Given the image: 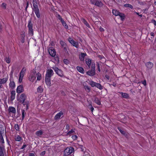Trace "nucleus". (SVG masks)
I'll use <instances>...</instances> for the list:
<instances>
[{
  "instance_id": "473e14b6",
  "label": "nucleus",
  "mask_w": 156,
  "mask_h": 156,
  "mask_svg": "<svg viewBox=\"0 0 156 156\" xmlns=\"http://www.w3.org/2000/svg\"><path fill=\"white\" fill-rule=\"evenodd\" d=\"M94 101L98 105H100L101 104V102L98 98L95 97Z\"/></svg>"
},
{
  "instance_id": "7ed1b4c3",
  "label": "nucleus",
  "mask_w": 156,
  "mask_h": 156,
  "mask_svg": "<svg viewBox=\"0 0 156 156\" xmlns=\"http://www.w3.org/2000/svg\"><path fill=\"white\" fill-rule=\"evenodd\" d=\"M90 2L92 4L99 7H102L103 5V3L98 0H90Z\"/></svg>"
},
{
  "instance_id": "2eb2a0df",
  "label": "nucleus",
  "mask_w": 156,
  "mask_h": 156,
  "mask_svg": "<svg viewBox=\"0 0 156 156\" xmlns=\"http://www.w3.org/2000/svg\"><path fill=\"white\" fill-rule=\"evenodd\" d=\"M145 65L148 69H150L153 67V64L152 62H148L145 64Z\"/></svg>"
},
{
  "instance_id": "0e129e2a",
  "label": "nucleus",
  "mask_w": 156,
  "mask_h": 156,
  "mask_svg": "<svg viewBox=\"0 0 156 156\" xmlns=\"http://www.w3.org/2000/svg\"><path fill=\"white\" fill-rule=\"evenodd\" d=\"M2 6L4 8V9L6 8V4L4 3H3L2 4Z\"/></svg>"
},
{
  "instance_id": "c85d7f7f",
  "label": "nucleus",
  "mask_w": 156,
  "mask_h": 156,
  "mask_svg": "<svg viewBox=\"0 0 156 156\" xmlns=\"http://www.w3.org/2000/svg\"><path fill=\"white\" fill-rule=\"evenodd\" d=\"M113 14L115 16H118L119 14V12L115 9H113L112 11Z\"/></svg>"
},
{
  "instance_id": "412c9836",
  "label": "nucleus",
  "mask_w": 156,
  "mask_h": 156,
  "mask_svg": "<svg viewBox=\"0 0 156 156\" xmlns=\"http://www.w3.org/2000/svg\"><path fill=\"white\" fill-rule=\"evenodd\" d=\"M34 12L35 13L37 17L38 18H40V17L41 14L39 9H38L37 10H34Z\"/></svg>"
},
{
  "instance_id": "052dcab7",
  "label": "nucleus",
  "mask_w": 156,
  "mask_h": 156,
  "mask_svg": "<svg viewBox=\"0 0 156 156\" xmlns=\"http://www.w3.org/2000/svg\"><path fill=\"white\" fill-rule=\"evenodd\" d=\"M151 22L154 24V25L156 26V21L154 20H152Z\"/></svg>"
},
{
  "instance_id": "c03bdc74",
  "label": "nucleus",
  "mask_w": 156,
  "mask_h": 156,
  "mask_svg": "<svg viewBox=\"0 0 156 156\" xmlns=\"http://www.w3.org/2000/svg\"><path fill=\"white\" fill-rule=\"evenodd\" d=\"M22 139L21 137L19 136H18L16 137L15 139V140L16 141H21Z\"/></svg>"
},
{
  "instance_id": "0eeeda50",
  "label": "nucleus",
  "mask_w": 156,
  "mask_h": 156,
  "mask_svg": "<svg viewBox=\"0 0 156 156\" xmlns=\"http://www.w3.org/2000/svg\"><path fill=\"white\" fill-rule=\"evenodd\" d=\"M53 74V71L52 69H48L47 70L45 76L51 78Z\"/></svg>"
},
{
  "instance_id": "20e7f679",
  "label": "nucleus",
  "mask_w": 156,
  "mask_h": 156,
  "mask_svg": "<svg viewBox=\"0 0 156 156\" xmlns=\"http://www.w3.org/2000/svg\"><path fill=\"white\" fill-rule=\"evenodd\" d=\"M52 68L55 71L56 73L59 76L61 77H65L63 72L60 69H59L56 67H53Z\"/></svg>"
},
{
  "instance_id": "2f4dec72",
  "label": "nucleus",
  "mask_w": 156,
  "mask_h": 156,
  "mask_svg": "<svg viewBox=\"0 0 156 156\" xmlns=\"http://www.w3.org/2000/svg\"><path fill=\"white\" fill-rule=\"evenodd\" d=\"M62 23V25L65 27L67 29L68 28V27L67 25L66 24L65 22L63 20L61 21Z\"/></svg>"
},
{
  "instance_id": "dca6fc26",
  "label": "nucleus",
  "mask_w": 156,
  "mask_h": 156,
  "mask_svg": "<svg viewBox=\"0 0 156 156\" xmlns=\"http://www.w3.org/2000/svg\"><path fill=\"white\" fill-rule=\"evenodd\" d=\"M87 74L90 76H93L95 74V71L91 69L87 72Z\"/></svg>"
},
{
  "instance_id": "680f3d73",
  "label": "nucleus",
  "mask_w": 156,
  "mask_h": 156,
  "mask_svg": "<svg viewBox=\"0 0 156 156\" xmlns=\"http://www.w3.org/2000/svg\"><path fill=\"white\" fill-rule=\"evenodd\" d=\"M45 151H43L41 153L40 155L41 156H43L45 154Z\"/></svg>"
},
{
  "instance_id": "bf43d9fd",
  "label": "nucleus",
  "mask_w": 156,
  "mask_h": 156,
  "mask_svg": "<svg viewBox=\"0 0 156 156\" xmlns=\"http://www.w3.org/2000/svg\"><path fill=\"white\" fill-rule=\"evenodd\" d=\"M63 49H64V51L66 52H68L67 47V45L66 46L64 47H63Z\"/></svg>"
},
{
  "instance_id": "603ef678",
  "label": "nucleus",
  "mask_w": 156,
  "mask_h": 156,
  "mask_svg": "<svg viewBox=\"0 0 156 156\" xmlns=\"http://www.w3.org/2000/svg\"><path fill=\"white\" fill-rule=\"evenodd\" d=\"M5 61L6 62L8 63H9L10 62V61L9 60V58L7 57H6L5 58Z\"/></svg>"
},
{
  "instance_id": "8fccbe9b",
  "label": "nucleus",
  "mask_w": 156,
  "mask_h": 156,
  "mask_svg": "<svg viewBox=\"0 0 156 156\" xmlns=\"http://www.w3.org/2000/svg\"><path fill=\"white\" fill-rule=\"evenodd\" d=\"M57 17L58 18V19L59 20H60L61 21L62 20H63L62 19L61 16L59 14L57 15Z\"/></svg>"
},
{
  "instance_id": "9b49d317",
  "label": "nucleus",
  "mask_w": 156,
  "mask_h": 156,
  "mask_svg": "<svg viewBox=\"0 0 156 156\" xmlns=\"http://www.w3.org/2000/svg\"><path fill=\"white\" fill-rule=\"evenodd\" d=\"M8 111L9 113H11L14 114H15L16 112L15 108L14 107L12 106H10L9 107Z\"/></svg>"
},
{
  "instance_id": "6e6552de",
  "label": "nucleus",
  "mask_w": 156,
  "mask_h": 156,
  "mask_svg": "<svg viewBox=\"0 0 156 156\" xmlns=\"http://www.w3.org/2000/svg\"><path fill=\"white\" fill-rule=\"evenodd\" d=\"M33 8H32V9L33 11L39 9L37 0H33Z\"/></svg>"
},
{
  "instance_id": "58836bf2",
  "label": "nucleus",
  "mask_w": 156,
  "mask_h": 156,
  "mask_svg": "<svg viewBox=\"0 0 156 156\" xmlns=\"http://www.w3.org/2000/svg\"><path fill=\"white\" fill-rule=\"evenodd\" d=\"M96 83L95 82L93 81H91L90 82L89 84L92 87H94L95 86V85L96 84Z\"/></svg>"
},
{
  "instance_id": "ddd939ff",
  "label": "nucleus",
  "mask_w": 156,
  "mask_h": 156,
  "mask_svg": "<svg viewBox=\"0 0 156 156\" xmlns=\"http://www.w3.org/2000/svg\"><path fill=\"white\" fill-rule=\"evenodd\" d=\"M45 81L47 85L50 86L51 85V78L45 77Z\"/></svg>"
},
{
  "instance_id": "3c124183",
  "label": "nucleus",
  "mask_w": 156,
  "mask_h": 156,
  "mask_svg": "<svg viewBox=\"0 0 156 156\" xmlns=\"http://www.w3.org/2000/svg\"><path fill=\"white\" fill-rule=\"evenodd\" d=\"M86 55L87 54L86 53H81L80 55V56L84 58L85 57Z\"/></svg>"
},
{
  "instance_id": "72a5a7b5",
  "label": "nucleus",
  "mask_w": 156,
  "mask_h": 156,
  "mask_svg": "<svg viewBox=\"0 0 156 156\" xmlns=\"http://www.w3.org/2000/svg\"><path fill=\"white\" fill-rule=\"evenodd\" d=\"M28 29L32 28L33 27V24L31 20H30L28 22Z\"/></svg>"
},
{
  "instance_id": "f03ea898",
  "label": "nucleus",
  "mask_w": 156,
  "mask_h": 156,
  "mask_svg": "<svg viewBox=\"0 0 156 156\" xmlns=\"http://www.w3.org/2000/svg\"><path fill=\"white\" fill-rule=\"evenodd\" d=\"M74 151V149L72 147H67L64 152V155L66 156L71 154Z\"/></svg>"
},
{
  "instance_id": "39448f33",
  "label": "nucleus",
  "mask_w": 156,
  "mask_h": 156,
  "mask_svg": "<svg viewBox=\"0 0 156 156\" xmlns=\"http://www.w3.org/2000/svg\"><path fill=\"white\" fill-rule=\"evenodd\" d=\"M68 41L73 46L77 48H78L79 47V44L78 42H76L74 41L73 39L70 38L69 37L68 39Z\"/></svg>"
},
{
  "instance_id": "338daca9",
  "label": "nucleus",
  "mask_w": 156,
  "mask_h": 156,
  "mask_svg": "<svg viewBox=\"0 0 156 156\" xmlns=\"http://www.w3.org/2000/svg\"><path fill=\"white\" fill-rule=\"evenodd\" d=\"M29 156H35V155L34 153H30L29 154Z\"/></svg>"
},
{
  "instance_id": "e433bc0d",
  "label": "nucleus",
  "mask_w": 156,
  "mask_h": 156,
  "mask_svg": "<svg viewBox=\"0 0 156 156\" xmlns=\"http://www.w3.org/2000/svg\"><path fill=\"white\" fill-rule=\"evenodd\" d=\"M0 139L1 140V142L2 143L4 144V140L3 138L2 135V133L1 132H0Z\"/></svg>"
},
{
  "instance_id": "49530a36",
  "label": "nucleus",
  "mask_w": 156,
  "mask_h": 156,
  "mask_svg": "<svg viewBox=\"0 0 156 156\" xmlns=\"http://www.w3.org/2000/svg\"><path fill=\"white\" fill-rule=\"evenodd\" d=\"M74 132V131L73 130L71 129L70 131H69L68 133H67L66 135H69L70 136V134L71 133H73Z\"/></svg>"
},
{
  "instance_id": "bb28decb",
  "label": "nucleus",
  "mask_w": 156,
  "mask_h": 156,
  "mask_svg": "<svg viewBox=\"0 0 156 156\" xmlns=\"http://www.w3.org/2000/svg\"><path fill=\"white\" fill-rule=\"evenodd\" d=\"M81 20L82 22L84 23V24L86 25L87 27H90V26L88 23L87 22V21L83 18H82L81 19Z\"/></svg>"
},
{
  "instance_id": "9d476101",
  "label": "nucleus",
  "mask_w": 156,
  "mask_h": 156,
  "mask_svg": "<svg viewBox=\"0 0 156 156\" xmlns=\"http://www.w3.org/2000/svg\"><path fill=\"white\" fill-rule=\"evenodd\" d=\"M63 114V112L61 111L59 112L55 116L54 119L55 120H58L60 119L61 116Z\"/></svg>"
},
{
  "instance_id": "69168bd1",
  "label": "nucleus",
  "mask_w": 156,
  "mask_h": 156,
  "mask_svg": "<svg viewBox=\"0 0 156 156\" xmlns=\"http://www.w3.org/2000/svg\"><path fill=\"white\" fill-rule=\"evenodd\" d=\"M99 30L101 32L104 31V29L103 28L101 27H100Z\"/></svg>"
},
{
  "instance_id": "5fc2aeb1",
  "label": "nucleus",
  "mask_w": 156,
  "mask_h": 156,
  "mask_svg": "<svg viewBox=\"0 0 156 156\" xmlns=\"http://www.w3.org/2000/svg\"><path fill=\"white\" fill-rule=\"evenodd\" d=\"M97 69L98 71L99 72H100V64L98 63H97Z\"/></svg>"
},
{
  "instance_id": "aec40b11",
  "label": "nucleus",
  "mask_w": 156,
  "mask_h": 156,
  "mask_svg": "<svg viewBox=\"0 0 156 156\" xmlns=\"http://www.w3.org/2000/svg\"><path fill=\"white\" fill-rule=\"evenodd\" d=\"M4 147L0 145V156H4Z\"/></svg>"
},
{
  "instance_id": "f257e3e1",
  "label": "nucleus",
  "mask_w": 156,
  "mask_h": 156,
  "mask_svg": "<svg viewBox=\"0 0 156 156\" xmlns=\"http://www.w3.org/2000/svg\"><path fill=\"white\" fill-rule=\"evenodd\" d=\"M27 96L25 94L23 93L20 96V98L17 99L19 102L22 103L24 106L26 107V110H27L29 108V102L28 101H26Z\"/></svg>"
},
{
  "instance_id": "e2e57ef3",
  "label": "nucleus",
  "mask_w": 156,
  "mask_h": 156,
  "mask_svg": "<svg viewBox=\"0 0 156 156\" xmlns=\"http://www.w3.org/2000/svg\"><path fill=\"white\" fill-rule=\"evenodd\" d=\"M142 84H143L144 86H146V81L145 80H144L143 82H142Z\"/></svg>"
},
{
  "instance_id": "393cba45",
  "label": "nucleus",
  "mask_w": 156,
  "mask_h": 156,
  "mask_svg": "<svg viewBox=\"0 0 156 156\" xmlns=\"http://www.w3.org/2000/svg\"><path fill=\"white\" fill-rule=\"evenodd\" d=\"M83 85L84 86V87L86 90L88 92H90V87H88L87 85H84V84H83Z\"/></svg>"
},
{
  "instance_id": "774afa93",
  "label": "nucleus",
  "mask_w": 156,
  "mask_h": 156,
  "mask_svg": "<svg viewBox=\"0 0 156 156\" xmlns=\"http://www.w3.org/2000/svg\"><path fill=\"white\" fill-rule=\"evenodd\" d=\"M27 146V145L26 144H23L22 147H21V149H23L25 148Z\"/></svg>"
},
{
  "instance_id": "13d9d810",
  "label": "nucleus",
  "mask_w": 156,
  "mask_h": 156,
  "mask_svg": "<svg viewBox=\"0 0 156 156\" xmlns=\"http://www.w3.org/2000/svg\"><path fill=\"white\" fill-rule=\"evenodd\" d=\"M91 69L93 70L94 71H95V64H92L91 66Z\"/></svg>"
},
{
  "instance_id": "4d7b16f0",
  "label": "nucleus",
  "mask_w": 156,
  "mask_h": 156,
  "mask_svg": "<svg viewBox=\"0 0 156 156\" xmlns=\"http://www.w3.org/2000/svg\"><path fill=\"white\" fill-rule=\"evenodd\" d=\"M63 62L64 63L66 64H67L69 63V61L66 59H64L63 60Z\"/></svg>"
},
{
  "instance_id": "cd10ccee",
  "label": "nucleus",
  "mask_w": 156,
  "mask_h": 156,
  "mask_svg": "<svg viewBox=\"0 0 156 156\" xmlns=\"http://www.w3.org/2000/svg\"><path fill=\"white\" fill-rule=\"evenodd\" d=\"M95 87L101 90L103 88V87L100 83H96Z\"/></svg>"
},
{
  "instance_id": "ea45409f",
  "label": "nucleus",
  "mask_w": 156,
  "mask_h": 156,
  "mask_svg": "<svg viewBox=\"0 0 156 156\" xmlns=\"http://www.w3.org/2000/svg\"><path fill=\"white\" fill-rule=\"evenodd\" d=\"M37 91L40 93H41L43 91V89L41 86L37 88Z\"/></svg>"
},
{
  "instance_id": "5701e85b",
  "label": "nucleus",
  "mask_w": 156,
  "mask_h": 156,
  "mask_svg": "<svg viewBox=\"0 0 156 156\" xmlns=\"http://www.w3.org/2000/svg\"><path fill=\"white\" fill-rule=\"evenodd\" d=\"M25 37V35L24 33H23V34H21V41L22 43H24V42Z\"/></svg>"
},
{
  "instance_id": "7c9ffc66",
  "label": "nucleus",
  "mask_w": 156,
  "mask_h": 156,
  "mask_svg": "<svg viewBox=\"0 0 156 156\" xmlns=\"http://www.w3.org/2000/svg\"><path fill=\"white\" fill-rule=\"evenodd\" d=\"M9 87L12 88H13L15 87V83L13 81H10L9 84Z\"/></svg>"
},
{
  "instance_id": "b1692460",
  "label": "nucleus",
  "mask_w": 156,
  "mask_h": 156,
  "mask_svg": "<svg viewBox=\"0 0 156 156\" xmlns=\"http://www.w3.org/2000/svg\"><path fill=\"white\" fill-rule=\"evenodd\" d=\"M118 16H119L121 18V20H124L125 18V15L124 14L122 13H121L120 12L119 14V15H118Z\"/></svg>"
},
{
  "instance_id": "de8ad7c7",
  "label": "nucleus",
  "mask_w": 156,
  "mask_h": 156,
  "mask_svg": "<svg viewBox=\"0 0 156 156\" xmlns=\"http://www.w3.org/2000/svg\"><path fill=\"white\" fill-rule=\"evenodd\" d=\"M23 76H22V75H20V76L19 79V82L21 83L22 82V81L23 78Z\"/></svg>"
},
{
  "instance_id": "1a4fd4ad",
  "label": "nucleus",
  "mask_w": 156,
  "mask_h": 156,
  "mask_svg": "<svg viewBox=\"0 0 156 156\" xmlns=\"http://www.w3.org/2000/svg\"><path fill=\"white\" fill-rule=\"evenodd\" d=\"M24 89L22 85L19 86L16 89V92L18 93H20L24 91Z\"/></svg>"
},
{
  "instance_id": "c9c22d12",
  "label": "nucleus",
  "mask_w": 156,
  "mask_h": 156,
  "mask_svg": "<svg viewBox=\"0 0 156 156\" xmlns=\"http://www.w3.org/2000/svg\"><path fill=\"white\" fill-rule=\"evenodd\" d=\"M26 114V112H25L24 110L23 109L22 110V120H23L25 117V115Z\"/></svg>"
},
{
  "instance_id": "a18cd8bd",
  "label": "nucleus",
  "mask_w": 156,
  "mask_h": 156,
  "mask_svg": "<svg viewBox=\"0 0 156 156\" xmlns=\"http://www.w3.org/2000/svg\"><path fill=\"white\" fill-rule=\"evenodd\" d=\"M14 128L16 130L19 131V127L18 124H16L14 126Z\"/></svg>"
},
{
  "instance_id": "f3484780",
  "label": "nucleus",
  "mask_w": 156,
  "mask_h": 156,
  "mask_svg": "<svg viewBox=\"0 0 156 156\" xmlns=\"http://www.w3.org/2000/svg\"><path fill=\"white\" fill-rule=\"evenodd\" d=\"M117 128L122 134L124 135L126 137H127L128 136V134L127 133H126V132L122 130L121 128L118 127Z\"/></svg>"
},
{
  "instance_id": "4468645a",
  "label": "nucleus",
  "mask_w": 156,
  "mask_h": 156,
  "mask_svg": "<svg viewBox=\"0 0 156 156\" xmlns=\"http://www.w3.org/2000/svg\"><path fill=\"white\" fill-rule=\"evenodd\" d=\"M48 52L50 55L52 57H54L56 55V52L54 49H49Z\"/></svg>"
},
{
  "instance_id": "a19ab883",
  "label": "nucleus",
  "mask_w": 156,
  "mask_h": 156,
  "mask_svg": "<svg viewBox=\"0 0 156 156\" xmlns=\"http://www.w3.org/2000/svg\"><path fill=\"white\" fill-rule=\"evenodd\" d=\"M60 43L62 48L66 46V43L62 41H60Z\"/></svg>"
},
{
  "instance_id": "6e6d98bb",
  "label": "nucleus",
  "mask_w": 156,
  "mask_h": 156,
  "mask_svg": "<svg viewBox=\"0 0 156 156\" xmlns=\"http://www.w3.org/2000/svg\"><path fill=\"white\" fill-rule=\"evenodd\" d=\"M72 138L73 139V140H77V136L76 135H75L74 136H72Z\"/></svg>"
},
{
  "instance_id": "f8f14e48",
  "label": "nucleus",
  "mask_w": 156,
  "mask_h": 156,
  "mask_svg": "<svg viewBox=\"0 0 156 156\" xmlns=\"http://www.w3.org/2000/svg\"><path fill=\"white\" fill-rule=\"evenodd\" d=\"M8 78L5 77L2 79H0V87L2 88V84H5L7 81Z\"/></svg>"
},
{
  "instance_id": "a211bd4d",
  "label": "nucleus",
  "mask_w": 156,
  "mask_h": 156,
  "mask_svg": "<svg viewBox=\"0 0 156 156\" xmlns=\"http://www.w3.org/2000/svg\"><path fill=\"white\" fill-rule=\"evenodd\" d=\"M11 96L10 97V100L11 101H13L15 97L16 92L15 90H12L11 91Z\"/></svg>"
},
{
  "instance_id": "c756f323",
  "label": "nucleus",
  "mask_w": 156,
  "mask_h": 156,
  "mask_svg": "<svg viewBox=\"0 0 156 156\" xmlns=\"http://www.w3.org/2000/svg\"><path fill=\"white\" fill-rule=\"evenodd\" d=\"M43 133V132L42 131V130H40L37 131L36 132L35 134L37 136H40L42 135Z\"/></svg>"
},
{
  "instance_id": "37998d69",
  "label": "nucleus",
  "mask_w": 156,
  "mask_h": 156,
  "mask_svg": "<svg viewBox=\"0 0 156 156\" xmlns=\"http://www.w3.org/2000/svg\"><path fill=\"white\" fill-rule=\"evenodd\" d=\"M124 6L125 7H128L131 9H133V6L129 4H125Z\"/></svg>"
},
{
  "instance_id": "79ce46f5",
  "label": "nucleus",
  "mask_w": 156,
  "mask_h": 156,
  "mask_svg": "<svg viewBox=\"0 0 156 156\" xmlns=\"http://www.w3.org/2000/svg\"><path fill=\"white\" fill-rule=\"evenodd\" d=\"M29 33L30 34H31L32 36H33V35L34 32L33 28L29 29Z\"/></svg>"
},
{
  "instance_id": "423d86ee",
  "label": "nucleus",
  "mask_w": 156,
  "mask_h": 156,
  "mask_svg": "<svg viewBox=\"0 0 156 156\" xmlns=\"http://www.w3.org/2000/svg\"><path fill=\"white\" fill-rule=\"evenodd\" d=\"M36 72L35 71H34L33 73H31L29 77V79L32 82L34 81L36 78Z\"/></svg>"
},
{
  "instance_id": "4be33fe9",
  "label": "nucleus",
  "mask_w": 156,
  "mask_h": 156,
  "mask_svg": "<svg viewBox=\"0 0 156 156\" xmlns=\"http://www.w3.org/2000/svg\"><path fill=\"white\" fill-rule=\"evenodd\" d=\"M76 69L79 72L82 73H84V69L83 68L78 66L76 67Z\"/></svg>"
},
{
  "instance_id": "864d4df0",
  "label": "nucleus",
  "mask_w": 156,
  "mask_h": 156,
  "mask_svg": "<svg viewBox=\"0 0 156 156\" xmlns=\"http://www.w3.org/2000/svg\"><path fill=\"white\" fill-rule=\"evenodd\" d=\"M26 0L27 1V2L26 3V7L25 10L26 11H27V9L29 6V2L28 1H27V0Z\"/></svg>"
},
{
  "instance_id": "4c0bfd02",
  "label": "nucleus",
  "mask_w": 156,
  "mask_h": 156,
  "mask_svg": "<svg viewBox=\"0 0 156 156\" xmlns=\"http://www.w3.org/2000/svg\"><path fill=\"white\" fill-rule=\"evenodd\" d=\"M37 77V80H40L41 79V74L39 73H36Z\"/></svg>"
},
{
  "instance_id": "f704fd0d",
  "label": "nucleus",
  "mask_w": 156,
  "mask_h": 156,
  "mask_svg": "<svg viewBox=\"0 0 156 156\" xmlns=\"http://www.w3.org/2000/svg\"><path fill=\"white\" fill-rule=\"evenodd\" d=\"M26 70V69L24 67L23 68L20 72V75H22V76H24V75L25 72Z\"/></svg>"
},
{
  "instance_id": "a878e982",
  "label": "nucleus",
  "mask_w": 156,
  "mask_h": 156,
  "mask_svg": "<svg viewBox=\"0 0 156 156\" xmlns=\"http://www.w3.org/2000/svg\"><path fill=\"white\" fill-rule=\"evenodd\" d=\"M91 62V60L90 59H87L86 60V63L87 64L89 68H90Z\"/></svg>"
},
{
  "instance_id": "09e8293b",
  "label": "nucleus",
  "mask_w": 156,
  "mask_h": 156,
  "mask_svg": "<svg viewBox=\"0 0 156 156\" xmlns=\"http://www.w3.org/2000/svg\"><path fill=\"white\" fill-rule=\"evenodd\" d=\"M88 108L92 112L93 110H94V108L92 107L91 105H89L88 106Z\"/></svg>"
},
{
  "instance_id": "6ab92c4d",
  "label": "nucleus",
  "mask_w": 156,
  "mask_h": 156,
  "mask_svg": "<svg viewBox=\"0 0 156 156\" xmlns=\"http://www.w3.org/2000/svg\"><path fill=\"white\" fill-rule=\"evenodd\" d=\"M120 93L121 94L122 97L123 98H129V96L127 93L123 92H120Z\"/></svg>"
}]
</instances>
